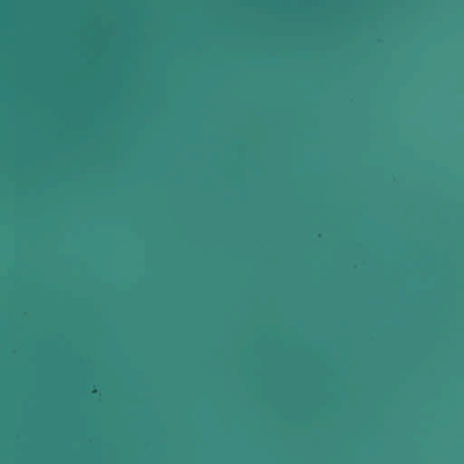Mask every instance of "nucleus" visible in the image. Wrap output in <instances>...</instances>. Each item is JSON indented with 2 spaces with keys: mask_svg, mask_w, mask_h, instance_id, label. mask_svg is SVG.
Segmentation results:
<instances>
[{
  "mask_svg": "<svg viewBox=\"0 0 464 464\" xmlns=\"http://www.w3.org/2000/svg\"><path fill=\"white\" fill-rule=\"evenodd\" d=\"M319 148H320V149H324V146H320Z\"/></svg>",
  "mask_w": 464,
  "mask_h": 464,
  "instance_id": "2",
  "label": "nucleus"
},
{
  "mask_svg": "<svg viewBox=\"0 0 464 464\" xmlns=\"http://www.w3.org/2000/svg\"><path fill=\"white\" fill-rule=\"evenodd\" d=\"M319 148H320V149H324V146H320Z\"/></svg>",
  "mask_w": 464,
  "mask_h": 464,
  "instance_id": "1",
  "label": "nucleus"
}]
</instances>
